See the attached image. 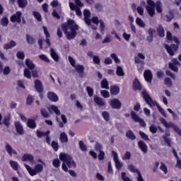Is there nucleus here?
Here are the masks:
<instances>
[{
    "instance_id": "obj_47",
    "label": "nucleus",
    "mask_w": 181,
    "mask_h": 181,
    "mask_svg": "<svg viewBox=\"0 0 181 181\" xmlns=\"http://www.w3.org/2000/svg\"><path fill=\"white\" fill-rule=\"evenodd\" d=\"M10 119L11 117L9 116L4 117L3 124H4L6 127H9V125H11V124L9 123Z\"/></svg>"
},
{
    "instance_id": "obj_27",
    "label": "nucleus",
    "mask_w": 181,
    "mask_h": 181,
    "mask_svg": "<svg viewBox=\"0 0 181 181\" xmlns=\"http://www.w3.org/2000/svg\"><path fill=\"white\" fill-rule=\"evenodd\" d=\"M15 46H16V42L11 40L9 43L4 45V47L5 50H8V49H12V47H15Z\"/></svg>"
},
{
    "instance_id": "obj_50",
    "label": "nucleus",
    "mask_w": 181,
    "mask_h": 181,
    "mask_svg": "<svg viewBox=\"0 0 181 181\" xmlns=\"http://www.w3.org/2000/svg\"><path fill=\"white\" fill-rule=\"evenodd\" d=\"M40 112L44 118H49V112L46 111V109H41Z\"/></svg>"
},
{
    "instance_id": "obj_48",
    "label": "nucleus",
    "mask_w": 181,
    "mask_h": 181,
    "mask_svg": "<svg viewBox=\"0 0 181 181\" xmlns=\"http://www.w3.org/2000/svg\"><path fill=\"white\" fill-rule=\"evenodd\" d=\"M165 74L166 76H169V77H171V78H173V80H176V75H175V74H173V72L167 70L165 71Z\"/></svg>"
},
{
    "instance_id": "obj_64",
    "label": "nucleus",
    "mask_w": 181,
    "mask_h": 181,
    "mask_svg": "<svg viewBox=\"0 0 181 181\" xmlns=\"http://www.w3.org/2000/svg\"><path fill=\"white\" fill-rule=\"evenodd\" d=\"M93 63L95 64H100V63H101V61L100 60V57H98V56H93Z\"/></svg>"
},
{
    "instance_id": "obj_3",
    "label": "nucleus",
    "mask_w": 181,
    "mask_h": 181,
    "mask_svg": "<svg viewBox=\"0 0 181 181\" xmlns=\"http://www.w3.org/2000/svg\"><path fill=\"white\" fill-rule=\"evenodd\" d=\"M147 4L146 9L151 18L155 15V8H156V11L158 13H162V3H160V1H157L155 4V1L147 0Z\"/></svg>"
},
{
    "instance_id": "obj_15",
    "label": "nucleus",
    "mask_w": 181,
    "mask_h": 181,
    "mask_svg": "<svg viewBox=\"0 0 181 181\" xmlns=\"http://www.w3.org/2000/svg\"><path fill=\"white\" fill-rule=\"evenodd\" d=\"M94 102L95 103V104H97V105H98V107H104L105 106V100L98 97V96H95L94 97Z\"/></svg>"
},
{
    "instance_id": "obj_43",
    "label": "nucleus",
    "mask_w": 181,
    "mask_h": 181,
    "mask_svg": "<svg viewBox=\"0 0 181 181\" xmlns=\"http://www.w3.org/2000/svg\"><path fill=\"white\" fill-rule=\"evenodd\" d=\"M128 169H129V170L132 171V173H137L138 174V172H139V170L136 169V168H135L134 165H129L128 166Z\"/></svg>"
},
{
    "instance_id": "obj_38",
    "label": "nucleus",
    "mask_w": 181,
    "mask_h": 181,
    "mask_svg": "<svg viewBox=\"0 0 181 181\" xmlns=\"http://www.w3.org/2000/svg\"><path fill=\"white\" fill-rule=\"evenodd\" d=\"M1 26H8V24L9 23V20L7 17H3L0 21Z\"/></svg>"
},
{
    "instance_id": "obj_12",
    "label": "nucleus",
    "mask_w": 181,
    "mask_h": 181,
    "mask_svg": "<svg viewBox=\"0 0 181 181\" xmlns=\"http://www.w3.org/2000/svg\"><path fill=\"white\" fill-rule=\"evenodd\" d=\"M15 128L16 129L17 134L18 135H23L25 134V130H23V126L21 123V122H16L14 123Z\"/></svg>"
},
{
    "instance_id": "obj_56",
    "label": "nucleus",
    "mask_w": 181,
    "mask_h": 181,
    "mask_svg": "<svg viewBox=\"0 0 181 181\" xmlns=\"http://www.w3.org/2000/svg\"><path fill=\"white\" fill-rule=\"evenodd\" d=\"M86 91L89 95V97H93L94 95V90L90 88V86L86 87Z\"/></svg>"
},
{
    "instance_id": "obj_59",
    "label": "nucleus",
    "mask_w": 181,
    "mask_h": 181,
    "mask_svg": "<svg viewBox=\"0 0 181 181\" xmlns=\"http://www.w3.org/2000/svg\"><path fill=\"white\" fill-rule=\"evenodd\" d=\"M16 56L18 59H20L21 60L25 59V53H23V52H18Z\"/></svg>"
},
{
    "instance_id": "obj_23",
    "label": "nucleus",
    "mask_w": 181,
    "mask_h": 181,
    "mask_svg": "<svg viewBox=\"0 0 181 181\" xmlns=\"http://www.w3.org/2000/svg\"><path fill=\"white\" fill-rule=\"evenodd\" d=\"M27 127L30 128V129H35L36 128L37 124L36 122L33 119H28L27 120Z\"/></svg>"
},
{
    "instance_id": "obj_60",
    "label": "nucleus",
    "mask_w": 181,
    "mask_h": 181,
    "mask_svg": "<svg viewBox=\"0 0 181 181\" xmlns=\"http://www.w3.org/2000/svg\"><path fill=\"white\" fill-rule=\"evenodd\" d=\"M9 73H11V68L9 66H6L3 69V74H4V76H8V74H9Z\"/></svg>"
},
{
    "instance_id": "obj_20",
    "label": "nucleus",
    "mask_w": 181,
    "mask_h": 181,
    "mask_svg": "<svg viewBox=\"0 0 181 181\" xmlns=\"http://www.w3.org/2000/svg\"><path fill=\"white\" fill-rule=\"evenodd\" d=\"M144 76L146 81H148V83H151V81H152L153 75L151 70H146L144 71Z\"/></svg>"
},
{
    "instance_id": "obj_32",
    "label": "nucleus",
    "mask_w": 181,
    "mask_h": 181,
    "mask_svg": "<svg viewBox=\"0 0 181 181\" xmlns=\"http://www.w3.org/2000/svg\"><path fill=\"white\" fill-rule=\"evenodd\" d=\"M17 3L19 8H25L28 5V0H18Z\"/></svg>"
},
{
    "instance_id": "obj_46",
    "label": "nucleus",
    "mask_w": 181,
    "mask_h": 181,
    "mask_svg": "<svg viewBox=\"0 0 181 181\" xmlns=\"http://www.w3.org/2000/svg\"><path fill=\"white\" fill-rule=\"evenodd\" d=\"M100 94L103 98H110V92L107 90H100Z\"/></svg>"
},
{
    "instance_id": "obj_31",
    "label": "nucleus",
    "mask_w": 181,
    "mask_h": 181,
    "mask_svg": "<svg viewBox=\"0 0 181 181\" xmlns=\"http://www.w3.org/2000/svg\"><path fill=\"white\" fill-rule=\"evenodd\" d=\"M25 64L27 65L28 69H30V70H33V69H35V64H33V62H32V60L29 59H27L25 60Z\"/></svg>"
},
{
    "instance_id": "obj_7",
    "label": "nucleus",
    "mask_w": 181,
    "mask_h": 181,
    "mask_svg": "<svg viewBox=\"0 0 181 181\" xmlns=\"http://www.w3.org/2000/svg\"><path fill=\"white\" fill-rule=\"evenodd\" d=\"M165 49L170 56H175V52H177L179 46L175 44H172L171 45H165Z\"/></svg>"
},
{
    "instance_id": "obj_40",
    "label": "nucleus",
    "mask_w": 181,
    "mask_h": 181,
    "mask_svg": "<svg viewBox=\"0 0 181 181\" xmlns=\"http://www.w3.org/2000/svg\"><path fill=\"white\" fill-rule=\"evenodd\" d=\"M10 165L13 170H18V168H19V164H18V162L10 160Z\"/></svg>"
},
{
    "instance_id": "obj_17",
    "label": "nucleus",
    "mask_w": 181,
    "mask_h": 181,
    "mask_svg": "<svg viewBox=\"0 0 181 181\" xmlns=\"http://www.w3.org/2000/svg\"><path fill=\"white\" fill-rule=\"evenodd\" d=\"M138 146L144 153H146L148 152V146H146V144L144 143V141H139L138 142Z\"/></svg>"
},
{
    "instance_id": "obj_37",
    "label": "nucleus",
    "mask_w": 181,
    "mask_h": 181,
    "mask_svg": "<svg viewBox=\"0 0 181 181\" xmlns=\"http://www.w3.org/2000/svg\"><path fill=\"white\" fill-rule=\"evenodd\" d=\"M26 40L29 45H33L36 42L33 37L30 36V35L27 34L26 35Z\"/></svg>"
},
{
    "instance_id": "obj_16",
    "label": "nucleus",
    "mask_w": 181,
    "mask_h": 181,
    "mask_svg": "<svg viewBox=\"0 0 181 181\" xmlns=\"http://www.w3.org/2000/svg\"><path fill=\"white\" fill-rule=\"evenodd\" d=\"M156 32L159 37H165V29L163 28V26H162V24H159L156 27Z\"/></svg>"
},
{
    "instance_id": "obj_41",
    "label": "nucleus",
    "mask_w": 181,
    "mask_h": 181,
    "mask_svg": "<svg viewBox=\"0 0 181 181\" xmlns=\"http://www.w3.org/2000/svg\"><path fill=\"white\" fill-rule=\"evenodd\" d=\"M136 23L138 25V26H140V28H144L145 27V23H144V21L142 19L137 18L136 20Z\"/></svg>"
},
{
    "instance_id": "obj_1",
    "label": "nucleus",
    "mask_w": 181,
    "mask_h": 181,
    "mask_svg": "<svg viewBox=\"0 0 181 181\" xmlns=\"http://www.w3.org/2000/svg\"><path fill=\"white\" fill-rule=\"evenodd\" d=\"M62 28L67 40H72L77 35L76 30H78V25L76 24L74 20H68L66 23L62 25Z\"/></svg>"
},
{
    "instance_id": "obj_9",
    "label": "nucleus",
    "mask_w": 181,
    "mask_h": 181,
    "mask_svg": "<svg viewBox=\"0 0 181 181\" xmlns=\"http://www.w3.org/2000/svg\"><path fill=\"white\" fill-rule=\"evenodd\" d=\"M83 16L85 23L88 26H90L91 25V19H90V17L91 16V11L88 9H85L83 11Z\"/></svg>"
},
{
    "instance_id": "obj_13",
    "label": "nucleus",
    "mask_w": 181,
    "mask_h": 181,
    "mask_svg": "<svg viewBox=\"0 0 181 181\" xmlns=\"http://www.w3.org/2000/svg\"><path fill=\"white\" fill-rule=\"evenodd\" d=\"M21 160L23 162H30V163H33L35 158L32 154L25 153L22 156Z\"/></svg>"
},
{
    "instance_id": "obj_19",
    "label": "nucleus",
    "mask_w": 181,
    "mask_h": 181,
    "mask_svg": "<svg viewBox=\"0 0 181 181\" xmlns=\"http://www.w3.org/2000/svg\"><path fill=\"white\" fill-rule=\"evenodd\" d=\"M133 90L134 91H141V90H142V86H141V83H139L138 78H135L133 82Z\"/></svg>"
},
{
    "instance_id": "obj_62",
    "label": "nucleus",
    "mask_w": 181,
    "mask_h": 181,
    "mask_svg": "<svg viewBox=\"0 0 181 181\" xmlns=\"http://www.w3.org/2000/svg\"><path fill=\"white\" fill-rule=\"evenodd\" d=\"M103 149V145L100 144V143H96L95 145V150L100 152Z\"/></svg>"
},
{
    "instance_id": "obj_39",
    "label": "nucleus",
    "mask_w": 181,
    "mask_h": 181,
    "mask_svg": "<svg viewBox=\"0 0 181 181\" xmlns=\"http://www.w3.org/2000/svg\"><path fill=\"white\" fill-rule=\"evenodd\" d=\"M16 16V21L18 22V23H21L22 22L21 18H22V13L21 11H17L16 14H14Z\"/></svg>"
},
{
    "instance_id": "obj_49",
    "label": "nucleus",
    "mask_w": 181,
    "mask_h": 181,
    "mask_svg": "<svg viewBox=\"0 0 181 181\" xmlns=\"http://www.w3.org/2000/svg\"><path fill=\"white\" fill-rule=\"evenodd\" d=\"M51 146L54 149V151H55V152H57V151H59V143L54 141L52 142Z\"/></svg>"
},
{
    "instance_id": "obj_51",
    "label": "nucleus",
    "mask_w": 181,
    "mask_h": 181,
    "mask_svg": "<svg viewBox=\"0 0 181 181\" xmlns=\"http://www.w3.org/2000/svg\"><path fill=\"white\" fill-rule=\"evenodd\" d=\"M102 115L104 119L107 122L110 121V113L107 111H105L102 113Z\"/></svg>"
},
{
    "instance_id": "obj_57",
    "label": "nucleus",
    "mask_w": 181,
    "mask_h": 181,
    "mask_svg": "<svg viewBox=\"0 0 181 181\" xmlns=\"http://www.w3.org/2000/svg\"><path fill=\"white\" fill-rule=\"evenodd\" d=\"M51 108L57 115H60V110H59L57 106L52 105Z\"/></svg>"
},
{
    "instance_id": "obj_14",
    "label": "nucleus",
    "mask_w": 181,
    "mask_h": 181,
    "mask_svg": "<svg viewBox=\"0 0 181 181\" xmlns=\"http://www.w3.org/2000/svg\"><path fill=\"white\" fill-rule=\"evenodd\" d=\"M74 67L76 71H77V73H78L79 77L81 78H83V77H84V66L78 64Z\"/></svg>"
},
{
    "instance_id": "obj_21",
    "label": "nucleus",
    "mask_w": 181,
    "mask_h": 181,
    "mask_svg": "<svg viewBox=\"0 0 181 181\" xmlns=\"http://www.w3.org/2000/svg\"><path fill=\"white\" fill-rule=\"evenodd\" d=\"M47 97L50 101H52L53 103H57V101H59V97L53 92H49L47 93Z\"/></svg>"
},
{
    "instance_id": "obj_8",
    "label": "nucleus",
    "mask_w": 181,
    "mask_h": 181,
    "mask_svg": "<svg viewBox=\"0 0 181 181\" xmlns=\"http://www.w3.org/2000/svg\"><path fill=\"white\" fill-rule=\"evenodd\" d=\"M131 117L132 119H133V121L134 122H139L140 125L141 127H146V124L145 123V122L144 121V119L139 118L137 115L136 113H135V112L132 111L131 112Z\"/></svg>"
},
{
    "instance_id": "obj_29",
    "label": "nucleus",
    "mask_w": 181,
    "mask_h": 181,
    "mask_svg": "<svg viewBox=\"0 0 181 181\" xmlns=\"http://www.w3.org/2000/svg\"><path fill=\"white\" fill-rule=\"evenodd\" d=\"M116 74L120 77H124V76H125L122 66H117Z\"/></svg>"
},
{
    "instance_id": "obj_52",
    "label": "nucleus",
    "mask_w": 181,
    "mask_h": 181,
    "mask_svg": "<svg viewBox=\"0 0 181 181\" xmlns=\"http://www.w3.org/2000/svg\"><path fill=\"white\" fill-rule=\"evenodd\" d=\"M100 29L101 33L104 35V30H105V25L104 24V21H103L102 20L100 21Z\"/></svg>"
},
{
    "instance_id": "obj_25",
    "label": "nucleus",
    "mask_w": 181,
    "mask_h": 181,
    "mask_svg": "<svg viewBox=\"0 0 181 181\" xmlns=\"http://www.w3.org/2000/svg\"><path fill=\"white\" fill-rule=\"evenodd\" d=\"M59 139L62 144H67L69 142V137L66 132H62L60 134Z\"/></svg>"
},
{
    "instance_id": "obj_44",
    "label": "nucleus",
    "mask_w": 181,
    "mask_h": 181,
    "mask_svg": "<svg viewBox=\"0 0 181 181\" xmlns=\"http://www.w3.org/2000/svg\"><path fill=\"white\" fill-rule=\"evenodd\" d=\"M149 131L151 134H156L158 132V127L155 124H151L149 127Z\"/></svg>"
},
{
    "instance_id": "obj_42",
    "label": "nucleus",
    "mask_w": 181,
    "mask_h": 181,
    "mask_svg": "<svg viewBox=\"0 0 181 181\" xmlns=\"http://www.w3.org/2000/svg\"><path fill=\"white\" fill-rule=\"evenodd\" d=\"M24 76L27 78H32V73L29 70V69H24Z\"/></svg>"
},
{
    "instance_id": "obj_22",
    "label": "nucleus",
    "mask_w": 181,
    "mask_h": 181,
    "mask_svg": "<svg viewBox=\"0 0 181 181\" xmlns=\"http://www.w3.org/2000/svg\"><path fill=\"white\" fill-rule=\"evenodd\" d=\"M110 90L112 95H118V94H119V87L117 86H110Z\"/></svg>"
},
{
    "instance_id": "obj_26",
    "label": "nucleus",
    "mask_w": 181,
    "mask_h": 181,
    "mask_svg": "<svg viewBox=\"0 0 181 181\" xmlns=\"http://www.w3.org/2000/svg\"><path fill=\"white\" fill-rule=\"evenodd\" d=\"M126 137L131 141H135V139H136V136H135V134L131 130L126 132Z\"/></svg>"
},
{
    "instance_id": "obj_18",
    "label": "nucleus",
    "mask_w": 181,
    "mask_h": 181,
    "mask_svg": "<svg viewBox=\"0 0 181 181\" xmlns=\"http://www.w3.org/2000/svg\"><path fill=\"white\" fill-rule=\"evenodd\" d=\"M5 148H6V152L8 153V155H10V156H12L13 153V155H18V152H16L15 149H13L12 146H10L9 144L6 143Z\"/></svg>"
},
{
    "instance_id": "obj_28",
    "label": "nucleus",
    "mask_w": 181,
    "mask_h": 181,
    "mask_svg": "<svg viewBox=\"0 0 181 181\" xmlns=\"http://www.w3.org/2000/svg\"><path fill=\"white\" fill-rule=\"evenodd\" d=\"M101 88H104L105 90H110L109 83L106 78L103 79L100 82Z\"/></svg>"
},
{
    "instance_id": "obj_53",
    "label": "nucleus",
    "mask_w": 181,
    "mask_h": 181,
    "mask_svg": "<svg viewBox=\"0 0 181 181\" xmlns=\"http://www.w3.org/2000/svg\"><path fill=\"white\" fill-rule=\"evenodd\" d=\"M68 60L72 67H76V60L71 56L68 57Z\"/></svg>"
},
{
    "instance_id": "obj_55",
    "label": "nucleus",
    "mask_w": 181,
    "mask_h": 181,
    "mask_svg": "<svg viewBox=\"0 0 181 181\" xmlns=\"http://www.w3.org/2000/svg\"><path fill=\"white\" fill-rule=\"evenodd\" d=\"M121 176H122V180L123 181H132L131 178H129V177H127V173L124 172L122 173Z\"/></svg>"
},
{
    "instance_id": "obj_33",
    "label": "nucleus",
    "mask_w": 181,
    "mask_h": 181,
    "mask_svg": "<svg viewBox=\"0 0 181 181\" xmlns=\"http://www.w3.org/2000/svg\"><path fill=\"white\" fill-rule=\"evenodd\" d=\"M164 84L166 86V87H172V86H173L172 79L169 77H167L164 79Z\"/></svg>"
},
{
    "instance_id": "obj_34",
    "label": "nucleus",
    "mask_w": 181,
    "mask_h": 181,
    "mask_svg": "<svg viewBox=\"0 0 181 181\" xmlns=\"http://www.w3.org/2000/svg\"><path fill=\"white\" fill-rule=\"evenodd\" d=\"M79 148L82 152H87V146L84 144V141H79L78 142Z\"/></svg>"
},
{
    "instance_id": "obj_36",
    "label": "nucleus",
    "mask_w": 181,
    "mask_h": 181,
    "mask_svg": "<svg viewBox=\"0 0 181 181\" xmlns=\"http://www.w3.org/2000/svg\"><path fill=\"white\" fill-rule=\"evenodd\" d=\"M168 67L169 69H170V70L175 71V73H177L179 71V68H177V65L175 64L168 63Z\"/></svg>"
},
{
    "instance_id": "obj_58",
    "label": "nucleus",
    "mask_w": 181,
    "mask_h": 181,
    "mask_svg": "<svg viewBox=\"0 0 181 181\" xmlns=\"http://www.w3.org/2000/svg\"><path fill=\"white\" fill-rule=\"evenodd\" d=\"M123 160H128L131 159V153L129 151H127L124 153V156L122 157Z\"/></svg>"
},
{
    "instance_id": "obj_11",
    "label": "nucleus",
    "mask_w": 181,
    "mask_h": 181,
    "mask_svg": "<svg viewBox=\"0 0 181 181\" xmlns=\"http://www.w3.org/2000/svg\"><path fill=\"white\" fill-rule=\"evenodd\" d=\"M112 155L113 156V160H115L116 168L117 169H121V168H122V163L118 160V153H117V152L115 151H112Z\"/></svg>"
},
{
    "instance_id": "obj_63",
    "label": "nucleus",
    "mask_w": 181,
    "mask_h": 181,
    "mask_svg": "<svg viewBox=\"0 0 181 181\" xmlns=\"http://www.w3.org/2000/svg\"><path fill=\"white\" fill-rule=\"evenodd\" d=\"M32 103H33V96L28 95L27 98V105H31Z\"/></svg>"
},
{
    "instance_id": "obj_61",
    "label": "nucleus",
    "mask_w": 181,
    "mask_h": 181,
    "mask_svg": "<svg viewBox=\"0 0 181 181\" xmlns=\"http://www.w3.org/2000/svg\"><path fill=\"white\" fill-rule=\"evenodd\" d=\"M110 57L115 62V63H119L121 61H119V59H118V57L115 54H111Z\"/></svg>"
},
{
    "instance_id": "obj_35",
    "label": "nucleus",
    "mask_w": 181,
    "mask_h": 181,
    "mask_svg": "<svg viewBox=\"0 0 181 181\" xmlns=\"http://www.w3.org/2000/svg\"><path fill=\"white\" fill-rule=\"evenodd\" d=\"M33 15L34 18L38 21V22H42V15L40 13H39V11H33Z\"/></svg>"
},
{
    "instance_id": "obj_5",
    "label": "nucleus",
    "mask_w": 181,
    "mask_h": 181,
    "mask_svg": "<svg viewBox=\"0 0 181 181\" xmlns=\"http://www.w3.org/2000/svg\"><path fill=\"white\" fill-rule=\"evenodd\" d=\"M24 166L30 173V176H35L43 170V165H42V164L36 165L34 168H30V166L27 164H24Z\"/></svg>"
},
{
    "instance_id": "obj_10",
    "label": "nucleus",
    "mask_w": 181,
    "mask_h": 181,
    "mask_svg": "<svg viewBox=\"0 0 181 181\" xmlns=\"http://www.w3.org/2000/svg\"><path fill=\"white\" fill-rule=\"evenodd\" d=\"M110 106L115 110H119L122 106V103H121L119 99L115 98L110 100Z\"/></svg>"
},
{
    "instance_id": "obj_54",
    "label": "nucleus",
    "mask_w": 181,
    "mask_h": 181,
    "mask_svg": "<svg viewBox=\"0 0 181 181\" xmlns=\"http://www.w3.org/2000/svg\"><path fill=\"white\" fill-rule=\"evenodd\" d=\"M139 135L142 139H144V141H149V137L144 132L140 131Z\"/></svg>"
},
{
    "instance_id": "obj_24",
    "label": "nucleus",
    "mask_w": 181,
    "mask_h": 181,
    "mask_svg": "<svg viewBox=\"0 0 181 181\" xmlns=\"http://www.w3.org/2000/svg\"><path fill=\"white\" fill-rule=\"evenodd\" d=\"M35 87L38 93H42V91H43V86H42V82L40 81H35Z\"/></svg>"
},
{
    "instance_id": "obj_4",
    "label": "nucleus",
    "mask_w": 181,
    "mask_h": 181,
    "mask_svg": "<svg viewBox=\"0 0 181 181\" xmlns=\"http://www.w3.org/2000/svg\"><path fill=\"white\" fill-rule=\"evenodd\" d=\"M142 96L146 104H148L150 107H155V105H156L159 112H160V114L165 117H168L165 110L160 107V105H159V104L152 100V98H151V96L149 95V94H148L146 91L144 90L142 92Z\"/></svg>"
},
{
    "instance_id": "obj_30",
    "label": "nucleus",
    "mask_w": 181,
    "mask_h": 181,
    "mask_svg": "<svg viewBox=\"0 0 181 181\" xmlns=\"http://www.w3.org/2000/svg\"><path fill=\"white\" fill-rule=\"evenodd\" d=\"M50 54L54 62H59V55H57L56 51H54L53 48L50 49Z\"/></svg>"
},
{
    "instance_id": "obj_2",
    "label": "nucleus",
    "mask_w": 181,
    "mask_h": 181,
    "mask_svg": "<svg viewBox=\"0 0 181 181\" xmlns=\"http://www.w3.org/2000/svg\"><path fill=\"white\" fill-rule=\"evenodd\" d=\"M59 159L62 160V162H64L62 163V168L64 172H69L68 168H69V169H71V168H76V162L74 161V159H73V157L70 156V154L61 153L59 154Z\"/></svg>"
},
{
    "instance_id": "obj_6",
    "label": "nucleus",
    "mask_w": 181,
    "mask_h": 181,
    "mask_svg": "<svg viewBox=\"0 0 181 181\" xmlns=\"http://www.w3.org/2000/svg\"><path fill=\"white\" fill-rule=\"evenodd\" d=\"M160 121L161 124H163V125H164V127H165V128H173V129H174V131H175V132H177V134H178V135H180L181 136L180 128H179L175 124H173V122L168 123L166 119H165L163 117L160 118Z\"/></svg>"
},
{
    "instance_id": "obj_45",
    "label": "nucleus",
    "mask_w": 181,
    "mask_h": 181,
    "mask_svg": "<svg viewBox=\"0 0 181 181\" xmlns=\"http://www.w3.org/2000/svg\"><path fill=\"white\" fill-rule=\"evenodd\" d=\"M60 160L59 158L54 159L52 161V165L54 168H60Z\"/></svg>"
}]
</instances>
